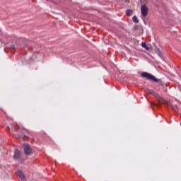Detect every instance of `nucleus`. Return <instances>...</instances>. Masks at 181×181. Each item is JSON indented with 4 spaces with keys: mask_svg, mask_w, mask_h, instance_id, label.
Segmentation results:
<instances>
[{
    "mask_svg": "<svg viewBox=\"0 0 181 181\" xmlns=\"http://www.w3.org/2000/svg\"><path fill=\"white\" fill-rule=\"evenodd\" d=\"M24 152L25 155H30L32 153V149L30 148V145L29 144H24Z\"/></svg>",
    "mask_w": 181,
    "mask_h": 181,
    "instance_id": "obj_3",
    "label": "nucleus"
},
{
    "mask_svg": "<svg viewBox=\"0 0 181 181\" xmlns=\"http://www.w3.org/2000/svg\"><path fill=\"white\" fill-rule=\"evenodd\" d=\"M17 176L21 179V180H25V174L21 170L17 171Z\"/></svg>",
    "mask_w": 181,
    "mask_h": 181,
    "instance_id": "obj_5",
    "label": "nucleus"
},
{
    "mask_svg": "<svg viewBox=\"0 0 181 181\" xmlns=\"http://www.w3.org/2000/svg\"><path fill=\"white\" fill-rule=\"evenodd\" d=\"M141 46H142V47H144V49H146V50H149V47H148V45H146V43L142 42V43H141Z\"/></svg>",
    "mask_w": 181,
    "mask_h": 181,
    "instance_id": "obj_9",
    "label": "nucleus"
},
{
    "mask_svg": "<svg viewBox=\"0 0 181 181\" xmlns=\"http://www.w3.org/2000/svg\"><path fill=\"white\" fill-rule=\"evenodd\" d=\"M141 12L142 16L144 18L148 16V6H146V5L141 6Z\"/></svg>",
    "mask_w": 181,
    "mask_h": 181,
    "instance_id": "obj_2",
    "label": "nucleus"
},
{
    "mask_svg": "<svg viewBox=\"0 0 181 181\" xmlns=\"http://www.w3.org/2000/svg\"><path fill=\"white\" fill-rule=\"evenodd\" d=\"M148 94H151V95H154V93H155V92H153V90H148Z\"/></svg>",
    "mask_w": 181,
    "mask_h": 181,
    "instance_id": "obj_10",
    "label": "nucleus"
},
{
    "mask_svg": "<svg viewBox=\"0 0 181 181\" xmlns=\"http://www.w3.org/2000/svg\"><path fill=\"white\" fill-rule=\"evenodd\" d=\"M141 76L144 78H146L147 80H151V81H154V83H158L159 81V79L156 78L155 76L148 72H142Z\"/></svg>",
    "mask_w": 181,
    "mask_h": 181,
    "instance_id": "obj_1",
    "label": "nucleus"
},
{
    "mask_svg": "<svg viewBox=\"0 0 181 181\" xmlns=\"http://www.w3.org/2000/svg\"><path fill=\"white\" fill-rule=\"evenodd\" d=\"M132 13L133 12L132 10L128 9L126 11V14L127 15V16H132Z\"/></svg>",
    "mask_w": 181,
    "mask_h": 181,
    "instance_id": "obj_7",
    "label": "nucleus"
},
{
    "mask_svg": "<svg viewBox=\"0 0 181 181\" xmlns=\"http://www.w3.org/2000/svg\"><path fill=\"white\" fill-rule=\"evenodd\" d=\"M132 21L133 22H134V23H138L139 22V20H138V18L136 17V16H133Z\"/></svg>",
    "mask_w": 181,
    "mask_h": 181,
    "instance_id": "obj_8",
    "label": "nucleus"
},
{
    "mask_svg": "<svg viewBox=\"0 0 181 181\" xmlns=\"http://www.w3.org/2000/svg\"><path fill=\"white\" fill-rule=\"evenodd\" d=\"M153 96L155 97V98H156V100H158L159 103H162V101H163V98H162L158 93H154Z\"/></svg>",
    "mask_w": 181,
    "mask_h": 181,
    "instance_id": "obj_6",
    "label": "nucleus"
},
{
    "mask_svg": "<svg viewBox=\"0 0 181 181\" xmlns=\"http://www.w3.org/2000/svg\"><path fill=\"white\" fill-rule=\"evenodd\" d=\"M14 159L16 160H18V162L21 160V151L19 150H16L14 152Z\"/></svg>",
    "mask_w": 181,
    "mask_h": 181,
    "instance_id": "obj_4",
    "label": "nucleus"
}]
</instances>
